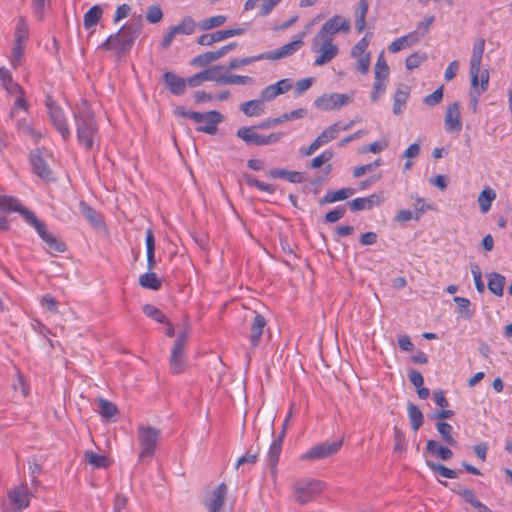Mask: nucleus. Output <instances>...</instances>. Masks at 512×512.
Masks as SVG:
<instances>
[{"instance_id":"obj_3","label":"nucleus","mask_w":512,"mask_h":512,"mask_svg":"<svg viewBox=\"0 0 512 512\" xmlns=\"http://www.w3.org/2000/svg\"><path fill=\"white\" fill-rule=\"evenodd\" d=\"M142 29V23H130L124 25L118 33L110 35L102 47L107 50H114L117 54L127 53L138 38Z\"/></svg>"},{"instance_id":"obj_5","label":"nucleus","mask_w":512,"mask_h":512,"mask_svg":"<svg viewBox=\"0 0 512 512\" xmlns=\"http://www.w3.org/2000/svg\"><path fill=\"white\" fill-rule=\"evenodd\" d=\"M161 431L155 427L140 424L137 427V439L140 445L139 461L149 462L156 451Z\"/></svg>"},{"instance_id":"obj_25","label":"nucleus","mask_w":512,"mask_h":512,"mask_svg":"<svg viewBox=\"0 0 512 512\" xmlns=\"http://www.w3.org/2000/svg\"><path fill=\"white\" fill-rule=\"evenodd\" d=\"M240 110L248 117H257L264 113V102L261 98L244 102Z\"/></svg>"},{"instance_id":"obj_21","label":"nucleus","mask_w":512,"mask_h":512,"mask_svg":"<svg viewBox=\"0 0 512 512\" xmlns=\"http://www.w3.org/2000/svg\"><path fill=\"white\" fill-rule=\"evenodd\" d=\"M281 451L282 440L281 437H277L272 441L267 455V463L271 469V474L273 475V477H275L277 473V464L279 462Z\"/></svg>"},{"instance_id":"obj_24","label":"nucleus","mask_w":512,"mask_h":512,"mask_svg":"<svg viewBox=\"0 0 512 512\" xmlns=\"http://www.w3.org/2000/svg\"><path fill=\"white\" fill-rule=\"evenodd\" d=\"M258 128L257 126L252 127H241L237 130L236 135L245 141L247 144H253L257 146H263V139L264 135L258 134L255 129Z\"/></svg>"},{"instance_id":"obj_47","label":"nucleus","mask_w":512,"mask_h":512,"mask_svg":"<svg viewBox=\"0 0 512 512\" xmlns=\"http://www.w3.org/2000/svg\"><path fill=\"white\" fill-rule=\"evenodd\" d=\"M389 72L390 70L384 57V52H381L375 65V78L387 79Z\"/></svg>"},{"instance_id":"obj_23","label":"nucleus","mask_w":512,"mask_h":512,"mask_svg":"<svg viewBox=\"0 0 512 512\" xmlns=\"http://www.w3.org/2000/svg\"><path fill=\"white\" fill-rule=\"evenodd\" d=\"M409 87L401 84L398 86L393 97V113L395 115L402 114L409 98Z\"/></svg>"},{"instance_id":"obj_57","label":"nucleus","mask_w":512,"mask_h":512,"mask_svg":"<svg viewBox=\"0 0 512 512\" xmlns=\"http://www.w3.org/2000/svg\"><path fill=\"white\" fill-rule=\"evenodd\" d=\"M387 79L375 78V82L373 85V90L371 93V100L376 102L386 91V81Z\"/></svg>"},{"instance_id":"obj_62","label":"nucleus","mask_w":512,"mask_h":512,"mask_svg":"<svg viewBox=\"0 0 512 512\" xmlns=\"http://www.w3.org/2000/svg\"><path fill=\"white\" fill-rule=\"evenodd\" d=\"M412 199L415 200V204H414V207H415V216H414V219L416 220H419L421 218V216L423 215V213L428 210V209H431V205H428L425 203L424 199L419 197V196H411Z\"/></svg>"},{"instance_id":"obj_19","label":"nucleus","mask_w":512,"mask_h":512,"mask_svg":"<svg viewBox=\"0 0 512 512\" xmlns=\"http://www.w3.org/2000/svg\"><path fill=\"white\" fill-rule=\"evenodd\" d=\"M420 42L418 31L410 32L400 38L395 39L389 45V51L391 53H397L405 48L412 47Z\"/></svg>"},{"instance_id":"obj_45","label":"nucleus","mask_w":512,"mask_h":512,"mask_svg":"<svg viewBox=\"0 0 512 512\" xmlns=\"http://www.w3.org/2000/svg\"><path fill=\"white\" fill-rule=\"evenodd\" d=\"M427 60V54L425 52H415L408 56L405 61L406 69L411 71L418 68L422 63Z\"/></svg>"},{"instance_id":"obj_31","label":"nucleus","mask_w":512,"mask_h":512,"mask_svg":"<svg viewBox=\"0 0 512 512\" xmlns=\"http://www.w3.org/2000/svg\"><path fill=\"white\" fill-rule=\"evenodd\" d=\"M269 176L272 178H283L291 183H301L304 181L302 173L285 169H272L269 171Z\"/></svg>"},{"instance_id":"obj_63","label":"nucleus","mask_w":512,"mask_h":512,"mask_svg":"<svg viewBox=\"0 0 512 512\" xmlns=\"http://www.w3.org/2000/svg\"><path fill=\"white\" fill-rule=\"evenodd\" d=\"M471 272H472V275H473V279H474L476 290L479 293H483L484 290H485V285H484V282L482 280V273H481V270H480L479 266L477 264L471 265Z\"/></svg>"},{"instance_id":"obj_33","label":"nucleus","mask_w":512,"mask_h":512,"mask_svg":"<svg viewBox=\"0 0 512 512\" xmlns=\"http://www.w3.org/2000/svg\"><path fill=\"white\" fill-rule=\"evenodd\" d=\"M496 198V192L492 188H485L478 196L477 202L480 207V211L486 214L492 205V202Z\"/></svg>"},{"instance_id":"obj_12","label":"nucleus","mask_w":512,"mask_h":512,"mask_svg":"<svg viewBox=\"0 0 512 512\" xmlns=\"http://www.w3.org/2000/svg\"><path fill=\"white\" fill-rule=\"evenodd\" d=\"M188 339L186 331L182 332L175 341L174 347L171 351L170 368L173 373L179 374L184 371L185 361V347Z\"/></svg>"},{"instance_id":"obj_53","label":"nucleus","mask_w":512,"mask_h":512,"mask_svg":"<svg viewBox=\"0 0 512 512\" xmlns=\"http://www.w3.org/2000/svg\"><path fill=\"white\" fill-rule=\"evenodd\" d=\"M143 312L147 317L152 318L159 323L167 322L166 316L154 305L146 304L143 307Z\"/></svg>"},{"instance_id":"obj_54","label":"nucleus","mask_w":512,"mask_h":512,"mask_svg":"<svg viewBox=\"0 0 512 512\" xmlns=\"http://www.w3.org/2000/svg\"><path fill=\"white\" fill-rule=\"evenodd\" d=\"M258 449L253 450L250 448L245 455L240 457L236 462V469L244 465H254L258 460Z\"/></svg>"},{"instance_id":"obj_1","label":"nucleus","mask_w":512,"mask_h":512,"mask_svg":"<svg viewBox=\"0 0 512 512\" xmlns=\"http://www.w3.org/2000/svg\"><path fill=\"white\" fill-rule=\"evenodd\" d=\"M0 208L2 210L17 211L20 213L25 221L37 231L39 237L46 243L50 251L58 253L66 251L65 243L52 235L47 230L46 225L40 221L33 212L23 207L17 198L0 195Z\"/></svg>"},{"instance_id":"obj_14","label":"nucleus","mask_w":512,"mask_h":512,"mask_svg":"<svg viewBox=\"0 0 512 512\" xmlns=\"http://www.w3.org/2000/svg\"><path fill=\"white\" fill-rule=\"evenodd\" d=\"M444 123L445 129L449 133H459L462 130L460 104L458 102L448 105Z\"/></svg>"},{"instance_id":"obj_8","label":"nucleus","mask_w":512,"mask_h":512,"mask_svg":"<svg viewBox=\"0 0 512 512\" xmlns=\"http://www.w3.org/2000/svg\"><path fill=\"white\" fill-rule=\"evenodd\" d=\"M354 100V93H325L314 100V105L324 111L339 110Z\"/></svg>"},{"instance_id":"obj_7","label":"nucleus","mask_w":512,"mask_h":512,"mask_svg":"<svg viewBox=\"0 0 512 512\" xmlns=\"http://www.w3.org/2000/svg\"><path fill=\"white\" fill-rule=\"evenodd\" d=\"M311 51L318 54L314 66H323L338 55L339 48L333 41L315 35L311 41Z\"/></svg>"},{"instance_id":"obj_9","label":"nucleus","mask_w":512,"mask_h":512,"mask_svg":"<svg viewBox=\"0 0 512 512\" xmlns=\"http://www.w3.org/2000/svg\"><path fill=\"white\" fill-rule=\"evenodd\" d=\"M350 29L351 23L347 18L341 15H334L322 25V27L320 28L316 35L333 41V38L336 34H347L350 31Z\"/></svg>"},{"instance_id":"obj_51","label":"nucleus","mask_w":512,"mask_h":512,"mask_svg":"<svg viewBox=\"0 0 512 512\" xmlns=\"http://www.w3.org/2000/svg\"><path fill=\"white\" fill-rule=\"evenodd\" d=\"M264 60V55L259 54L256 56L245 57V58H234L228 64V69H236L241 66L249 65L253 62Z\"/></svg>"},{"instance_id":"obj_20","label":"nucleus","mask_w":512,"mask_h":512,"mask_svg":"<svg viewBox=\"0 0 512 512\" xmlns=\"http://www.w3.org/2000/svg\"><path fill=\"white\" fill-rule=\"evenodd\" d=\"M163 80L172 94L180 96L185 93L187 86L184 78L177 76L173 72H166L163 75Z\"/></svg>"},{"instance_id":"obj_36","label":"nucleus","mask_w":512,"mask_h":512,"mask_svg":"<svg viewBox=\"0 0 512 512\" xmlns=\"http://www.w3.org/2000/svg\"><path fill=\"white\" fill-rule=\"evenodd\" d=\"M465 502L471 504L478 512H492L485 504L481 503L475 493L470 489H463L459 492Z\"/></svg>"},{"instance_id":"obj_6","label":"nucleus","mask_w":512,"mask_h":512,"mask_svg":"<svg viewBox=\"0 0 512 512\" xmlns=\"http://www.w3.org/2000/svg\"><path fill=\"white\" fill-rule=\"evenodd\" d=\"M323 481L311 478L298 479L293 483L295 499L299 504L313 501L325 489Z\"/></svg>"},{"instance_id":"obj_50","label":"nucleus","mask_w":512,"mask_h":512,"mask_svg":"<svg viewBox=\"0 0 512 512\" xmlns=\"http://www.w3.org/2000/svg\"><path fill=\"white\" fill-rule=\"evenodd\" d=\"M427 465L433 472L438 473L442 477L448 479L457 478V473L454 470L447 468L442 464L427 461Z\"/></svg>"},{"instance_id":"obj_34","label":"nucleus","mask_w":512,"mask_h":512,"mask_svg":"<svg viewBox=\"0 0 512 512\" xmlns=\"http://www.w3.org/2000/svg\"><path fill=\"white\" fill-rule=\"evenodd\" d=\"M355 193V190L352 188H342L333 192H328L322 199L321 203H334L337 201L345 200L348 197L352 196Z\"/></svg>"},{"instance_id":"obj_26","label":"nucleus","mask_w":512,"mask_h":512,"mask_svg":"<svg viewBox=\"0 0 512 512\" xmlns=\"http://www.w3.org/2000/svg\"><path fill=\"white\" fill-rule=\"evenodd\" d=\"M0 80L8 94L21 93L22 87L14 82L11 72L6 67H0Z\"/></svg>"},{"instance_id":"obj_17","label":"nucleus","mask_w":512,"mask_h":512,"mask_svg":"<svg viewBox=\"0 0 512 512\" xmlns=\"http://www.w3.org/2000/svg\"><path fill=\"white\" fill-rule=\"evenodd\" d=\"M223 121V116L215 110L205 112L204 125L198 126L197 131L214 135L217 132V126Z\"/></svg>"},{"instance_id":"obj_35","label":"nucleus","mask_w":512,"mask_h":512,"mask_svg":"<svg viewBox=\"0 0 512 512\" xmlns=\"http://www.w3.org/2000/svg\"><path fill=\"white\" fill-rule=\"evenodd\" d=\"M79 209L82 216L93 226L99 227L101 225L100 217L95 209L89 206L86 202L79 203Z\"/></svg>"},{"instance_id":"obj_56","label":"nucleus","mask_w":512,"mask_h":512,"mask_svg":"<svg viewBox=\"0 0 512 512\" xmlns=\"http://www.w3.org/2000/svg\"><path fill=\"white\" fill-rule=\"evenodd\" d=\"M26 45H20V44H14L11 57H10V63L14 69L18 68L22 63V57L24 54Z\"/></svg>"},{"instance_id":"obj_16","label":"nucleus","mask_w":512,"mask_h":512,"mask_svg":"<svg viewBox=\"0 0 512 512\" xmlns=\"http://www.w3.org/2000/svg\"><path fill=\"white\" fill-rule=\"evenodd\" d=\"M382 200L383 198L381 194H372L368 197H359L349 202V208L353 212L372 209L373 207L380 205Z\"/></svg>"},{"instance_id":"obj_37","label":"nucleus","mask_w":512,"mask_h":512,"mask_svg":"<svg viewBox=\"0 0 512 512\" xmlns=\"http://www.w3.org/2000/svg\"><path fill=\"white\" fill-rule=\"evenodd\" d=\"M407 410L412 429L414 431H418L424 422V417L421 410L413 403L408 404Z\"/></svg>"},{"instance_id":"obj_10","label":"nucleus","mask_w":512,"mask_h":512,"mask_svg":"<svg viewBox=\"0 0 512 512\" xmlns=\"http://www.w3.org/2000/svg\"><path fill=\"white\" fill-rule=\"evenodd\" d=\"M46 106L49 118L55 129L65 141L68 140L70 138L71 132L63 109L57 105L51 97H47Z\"/></svg>"},{"instance_id":"obj_13","label":"nucleus","mask_w":512,"mask_h":512,"mask_svg":"<svg viewBox=\"0 0 512 512\" xmlns=\"http://www.w3.org/2000/svg\"><path fill=\"white\" fill-rule=\"evenodd\" d=\"M7 497L16 511H21L29 506L31 494L26 484H21L8 491Z\"/></svg>"},{"instance_id":"obj_18","label":"nucleus","mask_w":512,"mask_h":512,"mask_svg":"<svg viewBox=\"0 0 512 512\" xmlns=\"http://www.w3.org/2000/svg\"><path fill=\"white\" fill-rule=\"evenodd\" d=\"M227 494V486L224 483L218 485L213 491L211 496L206 500V507L209 512H219L224 504V500Z\"/></svg>"},{"instance_id":"obj_32","label":"nucleus","mask_w":512,"mask_h":512,"mask_svg":"<svg viewBox=\"0 0 512 512\" xmlns=\"http://www.w3.org/2000/svg\"><path fill=\"white\" fill-rule=\"evenodd\" d=\"M103 10L99 5H94L85 14L83 19L84 28L87 30L95 27L101 19Z\"/></svg>"},{"instance_id":"obj_46","label":"nucleus","mask_w":512,"mask_h":512,"mask_svg":"<svg viewBox=\"0 0 512 512\" xmlns=\"http://www.w3.org/2000/svg\"><path fill=\"white\" fill-rule=\"evenodd\" d=\"M218 59L219 58L215 51H209L194 57L191 64L198 67H204Z\"/></svg>"},{"instance_id":"obj_39","label":"nucleus","mask_w":512,"mask_h":512,"mask_svg":"<svg viewBox=\"0 0 512 512\" xmlns=\"http://www.w3.org/2000/svg\"><path fill=\"white\" fill-rule=\"evenodd\" d=\"M171 28L176 35H191L196 29V23L190 16H186L183 18L180 24L171 26Z\"/></svg>"},{"instance_id":"obj_59","label":"nucleus","mask_w":512,"mask_h":512,"mask_svg":"<svg viewBox=\"0 0 512 512\" xmlns=\"http://www.w3.org/2000/svg\"><path fill=\"white\" fill-rule=\"evenodd\" d=\"M333 158V152L326 150L322 152L320 155L316 156L311 162L309 167L312 169H317L321 167L323 164L329 162Z\"/></svg>"},{"instance_id":"obj_11","label":"nucleus","mask_w":512,"mask_h":512,"mask_svg":"<svg viewBox=\"0 0 512 512\" xmlns=\"http://www.w3.org/2000/svg\"><path fill=\"white\" fill-rule=\"evenodd\" d=\"M342 447V441L323 442L311 447L308 451L300 456L302 461L322 460L335 455Z\"/></svg>"},{"instance_id":"obj_49","label":"nucleus","mask_w":512,"mask_h":512,"mask_svg":"<svg viewBox=\"0 0 512 512\" xmlns=\"http://www.w3.org/2000/svg\"><path fill=\"white\" fill-rule=\"evenodd\" d=\"M28 28L27 25L24 23L23 20H20L17 23V26L15 28L14 32V44H20V45H26L27 39H28Z\"/></svg>"},{"instance_id":"obj_2","label":"nucleus","mask_w":512,"mask_h":512,"mask_svg":"<svg viewBox=\"0 0 512 512\" xmlns=\"http://www.w3.org/2000/svg\"><path fill=\"white\" fill-rule=\"evenodd\" d=\"M77 139L87 151L93 150L98 137V126L86 100H81L73 111Z\"/></svg>"},{"instance_id":"obj_27","label":"nucleus","mask_w":512,"mask_h":512,"mask_svg":"<svg viewBox=\"0 0 512 512\" xmlns=\"http://www.w3.org/2000/svg\"><path fill=\"white\" fill-rule=\"evenodd\" d=\"M505 277L497 272H492L488 275V289L495 296L501 297L504 292Z\"/></svg>"},{"instance_id":"obj_48","label":"nucleus","mask_w":512,"mask_h":512,"mask_svg":"<svg viewBox=\"0 0 512 512\" xmlns=\"http://www.w3.org/2000/svg\"><path fill=\"white\" fill-rule=\"evenodd\" d=\"M244 33H245V29L242 27H238V28H233V29L216 31V32L212 33V35L214 36V41L216 43V42H220V41L225 40L230 37L240 36Z\"/></svg>"},{"instance_id":"obj_58","label":"nucleus","mask_w":512,"mask_h":512,"mask_svg":"<svg viewBox=\"0 0 512 512\" xmlns=\"http://www.w3.org/2000/svg\"><path fill=\"white\" fill-rule=\"evenodd\" d=\"M211 70V81L218 84H226L227 73L224 72L225 68L221 65H215L210 67Z\"/></svg>"},{"instance_id":"obj_41","label":"nucleus","mask_w":512,"mask_h":512,"mask_svg":"<svg viewBox=\"0 0 512 512\" xmlns=\"http://www.w3.org/2000/svg\"><path fill=\"white\" fill-rule=\"evenodd\" d=\"M226 21L227 17L225 15H216L201 20L198 24V27L203 31H208L222 26Z\"/></svg>"},{"instance_id":"obj_61","label":"nucleus","mask_w":512,"mask_h":512,"mask_svg":"<svg viewBox=\"0 0 512 512\" xmlns=\"http://www.w3.org/2000/svg\"><path fill=\"white\" fill-rule=\"evenodd\" d=\"M443 99V88L439 87L433 93L424 97L423 102L429 107L436 106Z\"/></svg>"},{"instance_id":"obj_28","label":"nucleus","mask_w":512,"mask_h":512,"mask_svg":"<svg viewBox=\"0 0 512 512\" xmlns=\"http://www.w3.org/2000/svg\"><path fill=\"white\" fill-rule=\"evenodd\" d=\"M426 450L428 453L437 456L441 460H449L453 456V452L448 447L440 445L435 440H428L426 444Z\"/></svg>"},{"instance_id":"obj_4","label":"nucleus","mask_w":512,"mask_h":512,"mask_svg":"<svg viewBox=\"0 0 512 512\" xmlns=\"http://www.w3.org/2000/svg\"><path fill=\"white\" fill-rule=\"evenodd\" d=\"M485 40L477 39L473 45L470 59V77L471 87L476 90L477 96L485 92L489 84V73L487 70H481V62L484 53Z\"/></svg>"},{"instance_id":"obj_40","label":"nucleus","mask_w":512,"mask_h":512,"mask_svg":"<svg viewBox=\"0 0 512 512\" xmlns=\"http://www.w3.org/2000/svg\"><path fill=\"white\" fill-rule=\"evenodd\" d=\"M139 284L146 289L158 290L161 287V280L153 272H147L139 277Z\"/></svg>"},{"instance_id":"obj_64","label":"nucleus","mask_w":512,"mask_h":512,"mask_svg":"<svg viewBox=\"0 0 512 512\" xmlns=\"http://www.w3.org/2000/svg\"><path fill=\"white\" fill-rule=\"evenodd\" d=\"M163 17V12L159 6H150L146 12V19L150 23H158Z\"/></svg>"},{"instance_id":"obj_22","label":"nucleus","mask_w":512,"mask_h":512,"mask_svg":"<svg viewBox=\"0 0 512 512\" xmlns=\"http://www.w3.org/2000/svg\"><path fill=\"white\" fill-rule=\"evenodd\" d=\"M265 326L266 319L264 316L256 314L250 327V342L252 347L255 348L259 345Z\"/></svg>"},{"instance_id":"obj_29","label":"nucleus","mask_w":512,"mask_h":512,"mask_svg":"<svg viewBox=\"0 0 512 512\" xmlns=\"http://www.w3.org/2000/svg\"><path fill=\"white\" fill-rule=\"evenodd\" d=\"M147 268L152 271L156 265L155 259V236L151 229L146 231Z\"/></svg>"},{"instance_id":"obj_55","label":"nucleus","mask_w":512,"mask_h":512,"mask_svg":"<svg viewBox=\"0 0 512 512\" xmlns=\"http://www.w3.org/2000/svg\"><path fill=\"white\" fill-rule=\"evenodd\" d=\"M13 95L16 96V99L14 101V104L10 111V117H14L17 110L21 109L24 111H27L29 108L28 102L24 98V91L21 89V93H14Z\"/></svg>"},{"instance_id":"obj_15","label":"nucleus","mask_w":512,"mask_h":512,"mask_svg":"<svg viewBox=\"0 0 512 512\" xmlns=\"http://www.w3.org/2000/svg\"><path fill=\"white\" fill-rule=\"evenodd\" d=\"M303 35L304 34L300 35L296 40L287 43L274 51L263 53L264 59L278 60L293 55L302 47Z\"/></svg>"},{"instance_id":"obj_60","label":"nucleus","mask_w":512,"mask_h":512,"mask_svg":"<svg viewBox=\"0 0 512 512\" xmlns=\"http://www.w3.org/2000/svg\"><path fill=\"white\" fill-rule=\"evenodd\" d=\"M381 164H382L381 160L377 159V160H375L372 163L355 167L354 170H353V176L356 177V178L361 177V176H363L367 172H372L377 167H379Z\"/></svg>"},{"instance_id":"obj_43","label":"nucleus","mask_w":512,"mask_h":512,"mask_svg":"<svg viewBox=\"0 0 512 512\" xmlns=\"http://www.w3.org/2000/svg\"><path fill=\"white\" fill-rule=\"evenodd\" d=\"M340 131V124L334 123L327 127L325 130H323L322 133L317 136V139L321 143V145H325L331 140L335 139Z\"/></svg>"},{"instance_id":"obj_38","label":"nucleus","mask_w":512,"mask_h":512,"mask_svg":"<svg viewBox=\"0 0 512 512\" xmlns=\"http://www.w3.org/2000/svg\"><path fill=\"white\" fill-rule=\"evenodd\" d=\"M436 429L438 433L440 434L442 440L450 445V446H456L457 441L453 438V427L447 422H437L436 423Z\"/></svg>"},{"instance_id":"obj_42","label":"nucleus","mask_w":512,"mask_h":512,"mask_svg":"<svg viewBox=\"0 0 512 512\" xmlns=\"http://www.w3.org/2000/svg\"><path fill=\"white\" fill-rule=\"evenodd\" d=\"M98 406L100 415L105 419H111L118 413L117 406L109 400L100 398Z\"/></svg>"},{"instance_id":"obj_30","label":"nucleus","mask_w":512,"mask_h":512,"mask_svg":"<svg viewBox=\"0 0 512 512\" xmlns=\"http://www.w3.org/2000/svg\"><path fill=\"white\" fill-rule=\"evenodd\" d=\"M31 165L35 174H37L42 179H49L51 176V170L49 166L46 164L44 159L37 155H31Z\"/></svg>"},{"instance_id":"obj_44","label":"nucleus","mask_w":512,"mask_h":512,"mask_svg":"<svg viewBox=\"0 0 512 512\" xmlns=\"http://www.w3.org/2000/svg\"><path fill=\"white\" fill-rule=\"evenodd\" d=\"M453 300L458 306V314L465 319H471L473 312L470 310V300L459 296H455Z\"/></svg>"},{"instance_id":"obj_52","label":"nucleus","mask_w":512,"mask_h":512,"mask_svg":"<svg viewBox=\"0 0 512 512\" xmlns=\"http://www.w3.org/2000/svg\"><path fill=\"white\" fill-rule=\"evenodd\" d=\"M87 462L96 468H104L108 465V459L104 455L96 454L93 451H87L85 453Z\"/></svg>"}]
</instances>
